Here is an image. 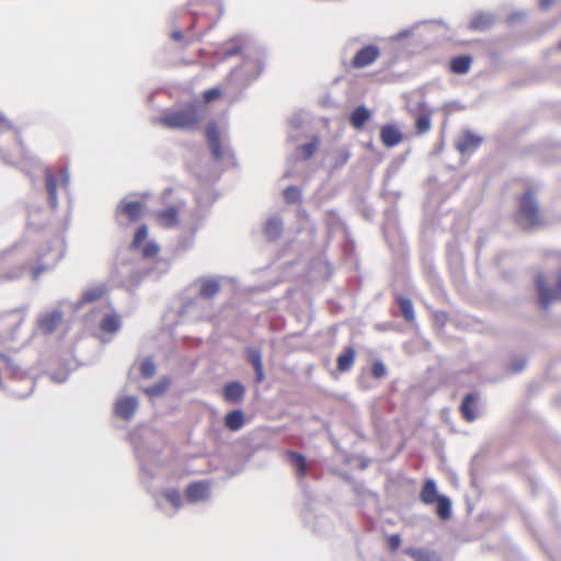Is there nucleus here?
<instances>
[{
	"mask_svg": "<svg viewBox=\"0 0 561 561\" xmlns=\"http://www.w3.org/2000/svg\"><path fill=\"white\" fill-rule=\"evenodd\" d=\"M156 373V365L151 358H146L140 364V374L144 378H150Z\"/></svg>",
	"mask_w": 561,
	"mask_h": 561,
	"instance_id": "obj_29",
	"label": "nucleus"
},
{
	"mask_svg": "<svg viewBox=\"0 0 561 561\" xmlns=\"http://www.w3.org/2000/svg\"><path fill=\"white\" fill-rule=\"evenodd\" d=\"M158 252H159V247L153 242L147 243L142 249V255L145 257H153L158 254Z\"/></svg>",
	"mask_w": 561,
	"mask_h": 561,
	"instance_id": "obj_37",
	"label": "nucleus"
},
{
	"mask_svg": "<svg viewBox=\"0 0 561 561\" xmlns=\"http://www.w3.org/2000/svg\"><path fill=\"white\" fill-rule=\"evenodd\" d=\"M319 146L318 138H313L310 142L304 144L297 148V151L304 160L311 158L317 151Z\"/></svg>",
	"mask_w": 561,
	"mask_h": 561,
	"instance_id": "obj_27",
	"label": "nucleus"
},
{
	"mask_svg": "<svg viewBox=\"0 0 561 561\" xmlns=\"http://www.w3.org/2000/svg\"><path fill=\"white\" fill-rule=\"evenodd\" d=\"M18 277H19V273H16V272H1L0 273V283L13 280V279H16Z\"/></svg>",
	"mask_w": 561,
	"mask_h": 561,
	"instance_id": "obj_41",
	"label": "nucleus"
},
{
	"mask_svg": "<svg viewBox=\"0 0 561 561\" xmlns=\"http://www.w3.org/2000/svg\"><path fill=\"white\" fill-rule=\"evenodd\" d=\"M436 513L443 519L447 520L451 516V503L450 500L442 495L436 502Z\"/></svg>",
	"mask_w": 561,
	"mask_h": 561,
	"instance_id": "obj_24",
	"label": "nucleus"
},
{
	"mask_svg": "<svg viewBox=\"0 0 561 561\" xmlns=\"http://www.w3.org/2000/svg\"><path fill=\"white\" fill-rule=\"evenodd\" d=\"M147 237H148V228L146 225H142L137 229V231L134 236V240L131 242V247L134 249H138L141 245V243L147 239Z\"/></svg>",
	"mask_w": 561,
	"mask_h": 561,
	"instance_id": "obj_30",
	"label": "nucleus"
},
{
	"mask_svg": "<svg viewBox=\"0 0 561 561\" xmlns=\"http://www.w3.org/2000/svg\"><path fill=\"white\" fill-rule=\"evenodd\" d=\"M205 134H206L207 142L216 141V140L220 139V133L215 123H210L207 125Z\"/></svg>",
	"mask_w": 561,
	"mask_h": 561,
	"instance_id": "obj_33",
	"label": "nucleus"
},
{
	"mask_svg": "<svg viewBox=\"0 0 561 561\" xmlns=\"http://www.w3.org/2000/svg\"><path fill=\"white\" fill-rule=\"evenodd\" d=\"M144 205L140 202H126L122 203L119 206V210L124 214L130 221L138 220L142 215Z\"/></svg>",
	"mask_w": 561,
	"mask_h": 561,
	"instance_id": "obj_18",
	"label": "nucleus"
},
{
	"mask_svg": "<svg viewBox=\"0 0 561 561\" xmlns=\"http://www.w3.org/2000/svg\"><path fill=\"white\" fill-rule=\"evenodd\" d=\"M168 387V382L156 385L145 390V392L149 396H159Z\"/></svg>",
	"mask_w": 561,
	"mask_h": 561,
	"instance_id": "obj_40",
	"label": "nucleus"
},
{
	"mask_svg": "<svg viewBox=\"0 0 561 561\" xmlns=\"http://www.w3.org/2000/svg\"><path fill=\"white\" fill-rule=\"evenodd\" d=\"M415 128L417 134H424L431 128L430 114H421L415 119Z\"/></svg>",
	"mask_w": 561,
	"mask_h": 561,
	"instance_id": "obj_28",
	"label": "nucleus"
},
{
	"mask_svg": "<svg viewBox=\"0 0 561 561\" xmlns=\"http://www.w3.org/2000/svg\"><path fill=\"white\" fill-rule=\"evenodd\" d=\"M348 156H350L348 152H344L343 153V161H346L348 159Z\"/></svg>",
	"mask_w": 561,
	"mask_h": 561,
	"instance_id": "obj_45",
	"label": "nucleus"
},
{
	"mask_svg": "<svg viewBox=\"0 0 561 561\" xmlns=\"http://www.w3.org/2000/svg\"><path fill=\"white\" fill-rule=\"evenodd\" d=\"M45 186H46V190H47V193H48L49 204L53 207H56V205H57L58 183H57V179L55 178V175L49 170H47L45 172Z\"/></svg>",
	"mask_w": 561,
	"mask_h": 561,
	"instance_id": "obj_21",
	"label": "nucleus"
},
{
	"mask_svg": "<svg viewBox=\"0 0 561 561\" xmlns=\"http://www.w3.org/2000/svg\"><path fill=\"white\" fill-rule=\"evenodd\" d=\"M171 37H172V39H174V41L179 42V41H182V39H183V34H182V32H181V31H178V30H176V31H173V32L171 33Z\"/></svg>",
	"mask_w": 561,
	"mask_h": 561,
	"instance_id": "obj_44",
	"label": "nucleus"
},
{
	"mask_svg": "<svg viewBox=\"0 0 561 561\" xmlns=\"http://www.w3.org/2000/svg\"><path fill=\"white\" fill-rule=\"evenodd\" d=\"M102 295H103L102 289H90L84 293L83 299H84V301H94V300H98L99 298H101Z\"/></svg>",
	"mask_w": 561,
	"mask_h": 561,
	"instance_id": "obj_38",
	"label": "nucleus"
},
{
	"mask_svg": "<svg viewBox=\"0 0 561 561\" xmlns=\"http://www.w3.org/2000/svg\"><path fill=\"white\" fill-rule=\"evenodd\" d=\"M121 327V319L116 314H106L100 323V329L106 333H114Z\"/></svg>",
	"mask_w": 561,
	"mask_h": 561,
	"instance_id": "obj_23",
	"label": "nucleus"
},
{
	"mask_svg": "<svg viewBox=\"0 0 561 561\" xmlns=\"http://www.w3.org/2000/svg\"><path fill=\"white\" fill-rule=\"evenodd\" d=\"M222 95V91L220 88H211L209 90H206L203 92L202 96H203V101L204 103H210L215 100H218L219 98H221Z\"/></svg>",
	"mask_w": 561,
	"mask_h": 561,
	"instance_id": "obj_32",
	"label": "nucleus"
},
{
	"mask_svg": "<svg viewBox=\"0 0 561 561\" xmlns=\"http://www.w3.org/2000/svg\"><path fill=\"white\" fill-rule=\"evenodd\" d=\"M476 403L477 397L473 393H468L463 397L460 413L465 421L473 422L477 419Z\"/></svg>",
	"mask_w": 561,
	"mask_h": 561,
	"instance_id": "obj_11",
	"label": "nucleus"
},
{
	"mask_svg": "<svg viewBox=\"0 0 561 561\" xmlns=\"http://www.w3.org/2000/svg\"><path fill=\"white\" fill-rule=\"evenodd\" d=\"M284 196L288 202H295L299 197V190L295 186H289L285 190Z\"/></svg>",
	"mask_w": 561,
	"mask_h": 561,
	"instance_id": "obj_39",
	"label": "nucleus"
},
{
	"mask_svg": "<svg viewBox=\"0 0 561 561\" xmlns=\"http://www.w3.org/2000/svg\"><path fill=\"white\" fill-rule=\"evenodd\" d=\"M245 396V388L239 381H231L224 386L222 397L226 402L238 404L241 403Z\"/></svg>",
	"mask_w": 561,
	"mask_h": 561,
	"instance_id": "obj_6",
	"label": "nucleus"
},
{
	"mask_svg": "<svg viewBox=\"0 0 561 561\" xmlns=\"http://www.w3.org/2000/svg\"><path fill=\"white\" fill-rule=\"evenodd\" d=\"M403 139L401 131L393 125H383L380 129V140L385 147L391 148Z\"/></svg>",
	"mask_w": 561,
	"mask_h": 561,
	"instance_id": "obj_8",
	"label": "nucleus"
},
{
	"mask_svg": "<svg viewBox=\"0 0 561 561\" xmlns=\"http://www.w3.org/2000/svg\"><path fill=\"white\" fill-rule=\"evenodd\" d=\"M158 224L163 228H173L179 224V208L170 206L156 213Z\"/></svg>",
	"mask_w": 561,
	"mask_h": 561,
	"instance_id": "obj_9",
	"label": "nucleus"
},
{
	"mask_svg": "<svg viewBox=\"0 0 561 561\" xmlns=\"http://www.w3.org/2000/svg\"><path fill=\"white\" fill-rule=\"evenodd\" d=\"M379 55L380 50L376 45H367L356 53L352 59V66L354 68L367 67L375 62Z\"/></svg>",
	"mask_w": 561,
	"mask_h": 561,
	"instance_id": "obj_4",
	"label": "nucleus"
},
{
	"mask_svg": "<svg viewBox=\"0 0 561 561\" xmlns=\"http://www.w3.org/2000/svg\"><path fill=\"white\" fill-rule=\"evenodd\" d=\"M208 146H209V149H210L213 156L216 159H221L222 158L224 152H222L220 139L216 140V141L208 142Z\"/></svg>",
	"mask_w": 561,
	"mask_h": 561,
	"instance_id": "obj_36",
	"label": "nucleus"
},
{
	"mask_svg": "<svg viewBox=\"0 0 561 561\" xmlns=\"http://www.w3.org/2000/svg\"><path fill=\"white\" fill-rule=\"evenodd\" d=\"M513 220L524 231H533L547 225L545 211L540 207L537 190L534 186H528L516 196Z\"/></svg>",
	"mask_w": 561,
	"mask_h": 561,
	"instance_id": "obj_1",
	"label": "nucleus"
},
{
	"mask_svg": "<svg viewBox=\"0 0 561 561\" xmlns=\"http://www.w3.org/2000/svg\"><path fill=\"white\" fill-rule=\"evenodd\" d=\"M247 355L249 363H251L255 370V381L257 383L262 382L264 380V369L261 352L250 347L247 350Z\"/></svg>",
	"mask_w": 561,
	"mask_h": 561,
	"instance_id": "obj_13",
	"label": "nucleus"
},
{
	"mask_svg": "<svg viewBox=\"0 0 561 561\" xmlns=\"http://www.w3.org/2000/svg\"><path fill=\"white\" fill-rule=\"evenodd\" d=\"M60 259V251L50 245L43 247L37 253V265L31 268L32 277L37 279L43 273L55 266Z\"/></svg>",
	"mask_w": 561,
	"mask_h": 561,
	"instance_id": "obj_3",
	"label": "nucleus"
},
{
	"mask_svg": "<svg viewBox=\"0 0 561 561\" xmlns=\"http://www.w3.org/2000/svg\"><path fill=\"white\" fill-rule=\"evenodd\" d=\"M481 144L482 137L467 130L457 139L455 147L463 154L477 150Z\"/></svg>",
	"mask_w": 561,
	"mask_h": 561,
	"instance_id": "obj_5",
	"label": "nucleus"
},
{
	"mask_svg": "<svg viewBox=\"0 0 561 561\" xmlns=\"http://www.w3.org/2000/svg\"><path fill=\"white\" fill-rule=\"evenodd\" d=\"M440 496L435 482L431 479L425 480L420 492L421 502L430 505L435 503Z\"/></svg>",
	"mask_w": 561,
	"mask_h": 561,
	"instance_id": "obj_14",
	"label": "nucleus"
},
{
	"mask_svg": "<svg viewBox=\"0 0 561 561\" xmlns=\"http://www.w3.org/2000/svg\"><path fill=\"white\" fill-rule=\"evenodd\" d=\"M387 374L385 365L380 360H376L371 365V375L376 379L383 378Z\"/></svg>",
	"mask_w": 561,
	"mask_h": 561,
	"instance_id": "obj_34",
	"label": "nucleus"
},
{
	"mask_svg": "<svg viewBox=\"0 0 561 561\" xmlns=\"http://www.w3.org/2000/svg\"><path fill=\"white\" fill-rule=\"evenodd\" d=\"M185 495L190 502L204 501L209 495V483L206 481H197L187 485Z\"/></svg>",
	"mask_w": 561,
	"mask_h": 561,
	"instance_id": "obj_7",
	"label": "nucleus"
},
{
	"mask_svg": "<svg viewBox=\"0 0 561 561\" xmlns=\"http://www.w3.org/2000/svg\"><path fill=\"white\" fill-rule=\"evenodd\" d=\"M219 289L220 286L217 280L208 279L202 284L199 289V296H202L203 298H211L216 294H218Z\"/></svg>",
	"mask_w": 561,
	"mask_h": 561,
	"instance_id": "obj_25",
	"label": "nucleus"
},
{
	"mask_svg": "<svg viewBox=\"0 0 561 561\" xmlns=\"http://www.w3.org/2000/svg\"><path fill=\"white\" fill-rule=\"evenodd\" d=\"M491 24H492V19L489 15L479 14V15H476L470 21V28L474 30V31H483V30L489 28L491 26Z\"/></svg>",
	"mask_w": 561,
	"mask_h": 561,
	"instance_id": "obj_26",
	"label": "nucleus"
},
{
	"mask_svg": "<svg viewBox=\"0 0 561 561\" xmlns=\"http://www.w3.org/2000/svg\"><path fill=\"white\" fill-rule=\"evenodd\" d=\"M356 358V350L353 346H347L344 348L343 353H341L336 358V367L340 373H345L350 370Z\"/></svg>",
	"mask_w": 561,
	"mask_h": 561,
	"instance_id": "obj_12",
	"label": "nucleus"
},
{
	"mask_svg": "<svg viewBox=\"0 0 561 561\" xmlns=\"http://www.w3.org/2000/svg\"><path fill=\"white\" fill-rule=\"evenodd\" d=\"M163 496L165 500L171 503L175 508H179L181 506V494L178 490L171 489L167 490L163 493Z\"/></svg>",
	"mask_w": 561,
	"mask_h": 561,
	"instance_id": "obj_31",
	"label": "nucleus"
},
{
	"mask_svg": "<svg viewBox=\"0 0 561 561\" xmlns=\"http://www.w3.org/2000/svg\"><path fill=\"white\" fill-rule=\"evenodd\" d=\"M137 409V400L133 397H125L115 404V413L124 419L129 420Z\"/></svg>",
	"mask_w": 561,
	"mask_h": 561,
	"instance_id": "obj_10",
	"label": "nucleus"
},
{
	"mask_svg": "<svg viewBox=\"0 0 561 561\" xmlns=\"http://www.w3.org/2000/svg\"><path fill=\"white\" fill-rule=\"evenodd\" d=\"M60 321L61 314L59 312H51L41 318L38 327L42 332L49 334L56 330Z\"/></svg>",
	"mask_w": 561,
	"mask_h": 561,
	"instance_id": "obj_19",
	"label": "nucleus"
},
{
	"mask_svg": "<svg viewBox=\"0 0 561 561\" xmlns=\"http://www.w3.org/2000/svg\"><path fill=\"white\" fill-rule=\"evenodd\" d=\"M560 48H561V42H560Z\"/></svg>",
	"mask_w": 561,
	"mask_h": 561,
	"instance_id": "obj_46",
	"label": "nucleus"
},
{
	"mask_svg": "<svg viewBox=\"0 0 561 561\" xmlns=\"http://www.w3.org/2000/svg\"><path fill=\"white\" fill-rule=\"evenodd\" d=\"M202 115L194 104L176 111H164L162 115L154 119V123L170 129L190 130L198 126Z\"/></svg>",
	"mask_w": 561,
	"mask_h": 561,
	"instance_id": "obj_2",
	"label": "nucleus"
},
{
	"mask_svg": "<svg viewBox=\"0 0 561 561\" xmlns=\"http://www.w3.org/2000/svg\"><path fill=\"white\" fill-rule=\"evenodd\" d=\"M525 360H517L515 363H513V366H512V370L513 373H519L524 367H525Z\"/></svg>",
	"mask_w": 561,
	"mask_h": 561,
	"instance_id": "obj_42",
	"label": "nucleus"
},
{
	"mask_svg": "<svg viewBox=\"0 0 561 561\" xmlns=\"http://www.w3.org/2000/svg\"><path fill=\"white\" fill-rule=\"evenodd\" d=\"M554 2H556V0H539V5H540V8H542V9H548V8H550Z\"/></svg>",
	"mask_w": 561,
	"mask_h": 561,
	"instance_id": "obj_43",
	"label": "nucleus"
},
{
	"mask_svg": "<svg viewBox=\"0 0 561 561\" xmlns=\"http://www.w3.org/2000/svg\"><path fill=\"white\" fill-rule=\"evenodd\" d=\"M471 64V56L460 55L450 59L449 69L453 73L463 75L470 70Z\"/></svg>",
	"mask_w": 561,
	"mask_h": 561,
	"instance_id": "obj_17",
	"label": "nucleus"
},
{
	"mask_svg": "<svg viewBox=\"0 0 561 561\" xmlns=\"http://www.w3.org/2000/svg\"><path fill=\"white\" fill-rule=\"evenodd\" d=\"M285 456L290 461V463L295 467L296 476L299 479H304L307 474L306 457L300 453L291 451V450L285 451Z\"/></svg>",
	"mask_w": 561,
	"mask_h": 561,
	"instance_id": "obj_15",
	"label": "nucleus"
},
{
	"mask_svg": "<svg viewBox=\"0 0 561 561\" xmlns=\"http://www.w3.org/2000/svg\"><path fill=\"white\" fill-rule=\"evenodd\" d=\"M244 423H245L244 413L240 409L230 411L225 416V426L229 431L237 432L243 427Z\"/></svg>",
	"mask_w": 561,
	"mask_h": 561,
	"instance_id": "obj_16",
	"label": "nucleus"
},
{
	"mask_svg": "<svg viewBox=\"0 0 561 561\" xmlns=\"http://www.w3.org/2000/svg\"><path fill=\"white\" fill-rule=\"evenodd\" d=\"M396 300L400 307L403 319L408 323H412L415 320L412 300L410 298L403 297V296H398Z\"/></svg>",
	"mask_w": 561,
	"mask_h": 561,
	"instance_id": "obj_22",
	"label": "nucleus"
},
{
	"mask_svg": "<svg viewBox=\"0 0 561 561\" xmlns=\"http://www.w3.org/2000/svg\"><path fill=\"white\" fill-rule=\"evenodd\" d=\"M400 545H401V537H400V535L392 534V535L387 537V546H388L389 550L396 551V550L399 549Z\"/></svg>",
	"mask_w": 561,
	"mask_h": 561,
	"instance_id": "obj_35",
	"label": "nucleus"
},
{
	"mask_svg": "<svg viewBox=\"0 0 561 561\" xmlns=\"http://www.w3.org/2000/svg\"><path fill=\"white\" fill-rule=\"evenodd\" d=\"M370 118V112L364 106H357L351 114L350 122L356 129H362Z\"/></svg>",
	"mask_w": 561,
	"mask_h": 561,
	"instance_id": "obj_20",
	"label": "nucleus"
}]
</instances>
